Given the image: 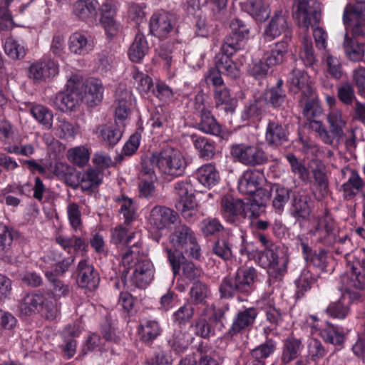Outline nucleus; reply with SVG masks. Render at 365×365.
<instances>
[{
    "label": "nucleus",
    "mask_w": 365,
    "mask_h": 365,
    "mask_svg": "<svg viewBox=\"0 0 365 365\" xmlns=\"http://www.w3.org/2000/svg\"><path fill=\"white\" fill-rule=\"evenodd\" d=\"M257 277L255 267H240L234 274H229L222 279L219 287L220 297L230 299L236 294L250 295L255 289Z\"/></svg>",
    "instance_id": "nucleus-1"
},
{
    "label": "nucleus",
    "mask_w": 365,
    "mask_h": 365,
    "mask_svg": "<svg viewBox=\"0 0 365 365\" xmlns=\"http://www.w3.org/2000/svg\"><path fill=\"white\" fill-rule=\"evenodd\" d=\"M149 160L162 174L173 178L184 175L187 166V160L182 153L169 145L153 153Z\"/></svg>",
    "instance_id": "nucleus-2"
},
{
    "label": "nucleus",
    "mask_w": 365,
    "mask_h": 365,
    "mask_svg": "<svg viewBox=\"0 0 365 365\" xmlns=\"http://www.w3.org/2000/svg\"><path fill=\"white\" fill-rule=\"evenodd\" d=\"M134 252L128 249L123 254L122 263L127 272H132L130 282L137 288L146 287L154 277V267L146 258L135 257Z\"/></svg>",
    "instance_id": "nucleus-3"
},
{
    "label": "nucleus",
    "mask_w": 365,
    "mask_h": 365,
    "mask_svg": "<svg viewBox=\"0 0 365 365\" xmlns=\"http://www.w3.org/2000/svg\"><path fill=\"white\" fill-rule=\"evenodd\" d=\"M255 262L268 272L277 277L286 271L289 258L283 249L278 246L264 248L257 251L255 255Z\"/></svg>",
    "instance_id": "nucleus-4"
},
{
    "label": "nucleus",
    "mask_w": 365,
    "mask_h": 365,
    "mask_svg": "<svg viewBox=\"0 0 365 365\" xmlns=\"http://www.w3.org/2000/svg\"><path fill=\"white\" fill-rule=\"evenodd\" d=\"M230 154L235 162L248 167H257L269 162L268 154L260 147L246 143L234 144Z\"/></svg>",
    "instance_id": "nucleus-5"
},
{
    "label": "nucleus",
    "mask_w": 365,
    "mask_h": 365,
    "mask_svg": "<svg viewBox=\"0 0 365 365\" xmlns=\"http://www.w3.org/2000/svg\"><path fill=\"white\" fill-rule=\"evenodd\" d=\"M343 23L353 38L365 36V4H347L344 9Z\"/></svg>",
    "instance_id": "nucleus-6"
},
{
    "label": "nucleus",
    "mask_w": 365,
    "mask_h": 365,
    "mask_svg": "<svg viewBox=\"0 0 365 365\" xmlns=\"http://www.w3.org/2000/svg\"><path fill=\"white\" fill-rule=\"evenodd\" d=\"M169 241L175 248L183 250L192 259H198L201 256L200 246L192 230H175L170 235Z\"/></svg>",
    "instance_id": "nucleus-7"
},
{
    "label": "nucleus",
    "mask_w": 365,
    "mask_h": 365,
    "mask_svg": "<svg viewBox=\"0 0 365 365\" xmlns=\"http://www.w3.org/2000/svg\"><path fill=\"white\" fill-rule=\"evenodd\" d=\"M299 26L307 31L309 26L319 24L320 21V4L318 0H302L294 14Z\"/></svg>",
    "instance_id": "nucleus-8"
},
{
    "label": "nucleus",
    "mask_w": 365,
    "mask_h": 365,
    "mask_svg": "<svg viewBox=\"0 0 365 365\" xmlns=\"http://www.w3.org/2000/svg\"><path fill=\"white\" fill-rule=\"evenodd\" d=\"M299 26L307 31L309 26L319 24L320 21V4L318 0H302L294 14Z\"/></svg>",
    "instance_id": "nucleus-9"
},
{
    "label": "nucleus",
    "mask_w": 365,
    "mask_h": 365,
    "mask_svg": "<svg viewBox=\"0 0 365 365\" xmlns=\"http://www.w3.org/2000/svg\"><path fill=\"white\" fill-rule=\"evenodd\" d=\"M79 78L73 75L68 80L67 88L56 94L54 104L63 112L71 111L78 104L81 99V94L79 91Z\"/></svg>",
    "instance_id": "nucleus-10"
},
{
    "label": "nucleus",
    "mask_w": 365,
    "mask_h": 365,
    "mask_svg": "<svg viewBox=\"0 0 365 365\" xmlns=\"http://www.w3.org/2000/svg\"><path fill=\"white\" fill-rule=\"evenodd\" d=\"M282 34L284 36L282 40H286L289 43L292 30L287 21V16L282 10H277L265 26L262 36L265 41H270Z\"/></svg>",
    "instance_id": "nucleus-11"
},
{
    "label": "nucleus",
    "mask_w": 365,
    "mask_h": 365,
    "mask_svg": "<svg viewBox=\"0 0 365 365\" xmlns=\"http://www.w3.org/2000/svg\"><path fill=\"white\" fill-rule=\"evenodd\" d=\"M58 73V65L53 59L43 57L32 63L28 71V76L34 83H39Z\"/></svg>",
    "instance_id": "nucleus-12"
},
{
    "label": "nucleus",
    "mask_w": 365,
    "mask_h": 365,
    "mask_svg": "<svg viewBox=\"0 0 365 365\" xmlns=\"http://www.w3.org/2000/svg\"><path fill=\"white\" fill-rule=\"evenodd\" d=\"M148 220L153 228H178L180 223L178 213L163 206L154 207Z\"/></svg>",
    "instance_id": "nucleus-13"
},
{
    "label": "nucleus",
    "mask_w": 365,
    "mask_h": 365,
    "mask_svg": "<svg viewBox=\"0 0 365 365\" xmlns=\"http://www.w3.org/2000/svg\"><path fill=\"white\" fill-rule=\"evenodd\" d=\"M245 204L232 195H224L221 200V210L224 218L235 226H239L241 219H245Z\"/></svg>",
    "instance_id": "nucleus-14"
},
{
    "label": "nucleus",
    "mask_w": 365,
    "mask_h": 365,
    "mask_svg": "<svg viewBox=\"0 0 365 365\" xmlns=\"http://www.w3.org/2000/svg\"><path fill=\"white\" fill-rule=\"evenodd\" d=\"M100 4L98 0H77L72 5L74 17L89 25L96 23Z\"/></svg>",
    "instance_id": "nucleus-15"
},
{
    "label": "nucleus",
    "mask_w": 365,
    "mask_h": 365,
    "mask_svg": "<svg viewBox=\"0 0 365 365\" xmlns=\"http://www.w3.org/2000/svg\"><path fill=\"white\" fill-rule=\"evenodd\" d=\"M231 32L224 40L223 44L230 49H242L244 41L249 38L250 28L248 25L239 18H235L230 21Z\"/></svg>",
    "instance_id": "nucleus-16"
},
{
    "label": "nucleus",
    "mask_w": 365,
    "mask_h": 365,
    "mask_svg": "<svg viewBox=\"0 0 365 365\" xmlns=\"http://www.w3.org/2000/svg\"><path fill=\"white\" fill-rule=\"evenodd\" d=\"M173 16L165 11L154 13L150 20L151 34L160 39L166 38L174 29Z\"/></svg>",
    "instance_id": "nucleus-17"
},
{
    "label": "nucleus",
    "mask_w": 365,
    "mask_h": 365,
    "mask_svg": "<svg viewBox=\"0 0 365 365\" xmlns=\"http://www.w3.org/2000/svg\"><path fill=\"white\" fill-rule=\"evenodd\" d=\"M258 315L255 307H248L240 310L236 314L233 322L227 332V336L233 338L245 329L251 327Z\"/></svg>",
    "instance_id": "nucleus-18"
},
{
    "label": "nucleus",
    "mask_w": 365,
    "mask_h": 365,
    "mask_svg": "<svg viewBox=\"0 0 365 365\" xmlns=\"http://www.w3.org/2000/svg\"><path fill=\"white\" fill-rule=\"evenodd\" d=\"M264 181L265 178L262 170L249 169L243 172L239 178L238 190L242 194L252 195Z\"/></svg>",
    "instance_id": "nucleus-19"
},
{
    "label": "nucleus",
    "mask_w": 365,
    "mask_h": 365,
    "mask_svg": "<svg viewBox=\"0 0 365 365\" xmlns=\"http://www.w3.org/2000/svg\"><path fill=\"white\" fill-rule=\"evenodd\" d=\"M230 48L222 45L220 52L215 56V63L222 73L232 78H237L240 76V71L232 61L231 57L240 49Z\"/></svg>",
    "instance_id": "nucleus-20"
},
{
    "label": "nucleus",
    "mask_w": 365,
    "mask_h": 365,
    "mask_svg": "<svg viewBox=\"0 0 365 365\" xmlns=\"http://www.w3.org/2000/svg\"><path fill=\"white\" fill-rule=\"evenodd\" d=\"M289 131L279 122L269 120L265 131V141L272 148H278L289 140Z\"/></svg>",
    "instance_id": "nucleus-21"
},
{
    "label": "nucleus",
    "mask_w": 365,
    "mask_h": 365,
    "mask_svg": "<svg viewBox=\"0 0 365 365\" xmlns=\"http://www.w3.org/2000/svg\"><path fill=\"white\" fill-rule=\"evenodd\" d=\"M78 271L77 283L79 287L89 290L98 287L100 277L92 264H88L86 260H82L78 263Z\"/></svg>",
    "instance_id": "nucleus-22"
},
{
    "label": "nucleus",
    "mask_w": 365,
    "mask_h": 365,
    "mask_svg": "<svg viewBox=\"0 0 365 365\" xmlns=\"http://www.w3.org/2000/svg\"><path fill=\"white\" fill-rule=\"evenodd\" d=\"M297 239L300 242L303 257L306 262H311L322 272H327V268L329 264L327 252L324 249L313 251L303 237L298 236Z\"/></svg>",
    "instance_id": "nucleus-23"
},
{
    "label": "nucleus",
    "mask_w": 365,
    "mask_h": 365,
    "mask_svg": "<svg viewBox=\"0 0 365 365\" xmlns=\"http://www.w3.org/2000/svg\"><path fill=\"white\" fill-rule=\"evenodd\" d=\"M125 125H120L118 123H105L96 127L95 133L105 143L113 147L121 139Z\"/></svg>",
    "instance_id": "nucleus-24"
},
{
    "label": "nucleus",
    "mask_w": 365,
    "mask_h": 365,
    "mask_svg": "<svg viewBox=\"0 0 365 365\" xmlns=\"http://www.w3.org/2000/svg\"><path fill=\"white\" fill-rule=\"evenodd\" d=\"M68 47L71 53L84 56L93 51V39L88 33L75 32L69 38Z\"/></svg>",
    "instance_id": "nucleus-25"
},
{
    "label": "nucleus",
    "mask_w": 365,
    "mask_h": 365,
    "mask_svg": "<svg viewBox=\"0 0 365 365\" xmlns=\"http://www.w3.org/2000/svg\"><path fill=\"white\" fill-rule=\"evenodd\" d=\"M174 190L175 195L178 196L176 207H181L182 206L196 207L194 188L189 180L177 182L175 184Z\"/></svg>",
    "instance_id": "nucleus-26"
},
{
    "label": "nucleus",
    "mask_w": 365,
    "mask_h": 365,
    "mask_svg": "<svg viewBox=\"0 0 365 365\" xmlns=\"http://www.w3.org/2000/svg\"><path fill=\"white\" fill-rule=\"evenodd\" d=\"M195 177L202 185L208 189L218 184L220 180L219 171L212 163H205L198 168L195 171Z\"/></svg>",
    "instance_id": "nucleus-27"
},
{
    "label": "nucleus",
    "mask_w": 365,
    "mask_h": 365,
    "mask_svg": "<svg viewBox=\"0 0 365 365\" xmlns=\"http://www.w3.org/2000/svg\"><path fill=\"white\" fill-rule=\"evenodd\" d=\"M304 349V344L301 339L294 336H289L284 341L281 355V362L288 364L293 360L297 359Z\"/></svg>",
    "instance_id": "nucleus-28"
},
{
    "label": "nucleus",
    "mask_w": 365,
    "mask_h": 365,
    "mask_svg": "<svg viewBox=\"0 0 365 365\" xmlns=\"http://www.w3.org/2000/svg\"><path fill=\"white\" fill-rule=\"evenodd\" d=\"M276 351V342L267 339L250 351L249 365H265V359Z\"/></svg>",
    "instance_id": "nucleus-29"
},
{
    "label": "nucleus",
    "mask_w": 365,
    "mask_h": 365,
    "mask_svg": "<svg viewBox=\"0 0 365 365\" xmlns=\"http://www.w3.org/2000/svg\"><path fill=\"white\" fill-rule=\"evenodd\" d=\"M85 99L90 107L101 103L103 98L104 87L101 80L88 79L85 83Z\"/></svg>",
    "instance_id": "nucleus-30"
},
{
    "label": "nucleus",
    "mask_w": 365,
    "mask_h": 365,
    "mask_svg": "<svg viewBox=\"0 0 365 365\" xmlns=\"http://www.w3.org/2000/svg\"><path fill=\"white\" fill-rule=\"evenodd\" d=\"M197 128L204 133L219 136L222 134V126L212 115L210 110L202 108L200 111V120Z\"/></svg>",
    "instance_id": "nucleus-31"
},
{
    "label": "nucleus",
    "mask_w": 365,
    "mask_h": 365,
    "mask_svg": "<svg viewBox=\"0 0 365 365\" xmlns=\"http://www.w3.org/2000/svg\"><path fill=\"white\" fill-rule=\"evenodd\" d=\"M327 121L332 140L342 138L344 135V128L346 127V121L341 111L336 108L331 109L327 115Z\"/></svg>",
    "instance_id": "nucleus-32"
},
{
    "label": "nucleus",
    "mask_w": 365,
    "mask_h": 365,
    "mask_svg": "<svg viewBox=\"0 0 365 365\" xmlns=\"http://www.w3.org/2000/svg\"><path fill=\"white\" fill-rule=\"evenodd\" d=\"M148 51V43L145 35L138 32L128 49V55L131 61L140 63L147 55Z\"/></svg>",
    "instance_id": "nucleus-33"
},
{
    "label": "nucleus",
    "mask_w": 365,
    "mask_h": 365,
    "mask_svg": "<svg viewBox=\"0 0 365 365\" xmlns=\"http://www.w3.org/2000/svg\"><path fill=\"white\" fill-rule=\"evenodd\" d=\"M288 46L289 43L286 40H281L274 43L271 49L264 54L262 58L271 68L279 65L284 61L288 51Z\"/></svg>",
    "instance_id": "nucleus-34"
},
{
    "label": "nucleus",
    "mask_w": 365,
    "mask_h": 365,
    "mask_svg": "<svg viewBox=\"0 0 365 365\" xmlns=\"http://www.w3.org/2000/svg\"><path fill=\"white\" fill-rule=\"evenodd\" d=\"M46 297L38 292L29 293L24 296L20 304L21 312L26 315H30L36 310H43Z\"/></svg>",
    "instance_id": "nucleus-35"
},
{
    "label": "nucleus",
    "mask_w": 365,
    "mask_h": 365,
    "mask_svg": "<svg viewBox=\"0 0 365 365\" xmlns=\"http://www.w3.org/2000/svg\"><path fill=\"white\" fill-rule=\"evenodd\" d=\"M350 304L351 297L349 293L343 294L340 299L329 304L326 309V312L332 318L343 319L349 313Z\"/></svg>",
    "instance_id": "nucleus-36"
},
{
    "label": "nucleus",
    "mask_w": 365,
    "mask_h": 365,
    "mask_svg": "<svg viewBox=\"0 0 365 365\" xmlns=\"http://www.w3.org/2000/svg\"><path fill=\"white\" fill-rule=\"evenodd\" d=\"M190 138L200 158L207 160L214 157L215 155V145L214 141L206 137L200 136L197 134L191 135Z\"/></svg>",
    "instance_id": "nucleus-37"
},
{
    "label": "nucleus",
    "mask_w": 365,
    "mask_h": 365,
    "mask_svg": "<svg viewBox=\"0 0 365 365\" xmlns=\"http://www.w3.org/2000/svg\"><path fill=\"white\" fill-rule=\"evenodd\" d=\"M364 187V182L355 170L351 171L348 180L341 185L344 197L346 200L353 199L357 194L361 192Z\"/></svg>",
    "instance_id": "nucleus-38"
},
{
    "label": "nucleus",
    "mask_w": 365,
    "mask_h": 365,
    "mask_svg": "<svg viewBox=\"0 0 365 365\" xmlns=\"http://www.w3.org/2000/svg\"><path fill=\"white\" fill-rule=\"evenodd\" d=\"M103 175L96 168H88L81 176L79 185L83 191L93 192L102 183Z\"/></svg>",
    "instance_id": "nucleus-39"
},
{
    "label": "nucleus",
    "mask_w": 365,
    "mask_h": 365,
    "mask_svg": "<svg viewBox=\"0 0 365 365\" xmlns=\"http://www.w3.org/2000/svg\"><path fill=\"white\" fill-rule=\"evenodd\" d=\"M214 98L216 106L223 110L226 113H233L236 108L237 102L230 96V91L226 87L215 88Z\"/></svg>",
    "instance_id": "nucleus-40"
},
{
    "label": "nucleus",
    "mask_w": 365,
    "mask_h": 365,
    "mask_svg": "<svg viewBox=\"0 0 365 365\" xmlns=\"http://www.w3.org/2000/svg\"><path fill=\"white\" fill-rule=\"evenodd\" d=\"M161 332L162 329L155 320H146L139 327L140 339L146 344H151L161 334Z\"/></svg>",
    "instance_id": "nucleus-41"
},
{
    "label": "nucleus",
    "mask_w": 365,
    "mask_h": 365,
    "mask_svg": "<svg viewBox=\"0 0 365 365\" xmlns=\"http://www.w3.org/2000/svg\"><path fill=\"white\" fill-rule=\"evenodd\" d=\"M344 48L348 58L352 61H360L364 56V43L349 37L346 33L344 36Z\"/></svg>",
    "instance_id": "nucleus-42"
},
{
    "label": "nucleus",
    "mask_w": 365,
    "mask_h": 365,
    "mask_svg": "<svg viewBox=\"0 0 365 365\" xmlns=\"http://www.w3.org/2000/svg\"><path fill=\"white\" fill-rule=\"evenodd\" d=\"M284 82L278 79L276 85L268 89L265 93V99L274 108H281L286 101V91L283 88Z\"/></svg>",
    "instance_id": "nucleus-43"
},
{
    "label": "nucleus",
    "mask_w": 365,
    "mask_h": 365,
    "mask_svg": "<svg viewBox=\"0 0 365 365\" xmlns=\"http://www.w3.org/2000/svg\"><path fill=\"white\" fill-rule=\"evenodd\" d=\"M170 119V110L164 106H158L151 111L148 123L153 129H163L168 126Z\"/></svg>",
    "instance_id": "nucleus-44"
},
{
    "label": "nucleus",
    "mask_w": 365,
    "mask_h": 365,
    "mask_svg": "<svg viewBox=\"0 0 365 365\" xmlns=\"http://www.w3.org/2000/svg\"><path fill=\"white\" fill-rule=\"evenodd\" d=\"M116 202L120 205L119 212L124 218V223L127 225H130L137 217V205L133 199L122 195L121 197L118 198Z\"/></svg>",
    "instance_id": "nucleus-45"
},
{
    "label": "nucleus",
    "mask_w": 365,
    "mask_h": 365,
    "mask_svg": "<svg viewBox=\"0 0 365 365\" xmlns=\"http://www.w3.org/2000/svg\"><path fill=\"white\" fill-rule=\"evenodd\" d=\"M131 76L133 85L140 93L145 96L153 88V82L152 78L147 74L138 71L134 67L131 71Z\"/></svg>",
    "instance_id": "nucleus-46"
},
{
    "label": "nucleus",
    "mask_w": 365,
    "mask_h": 365,
    "mask_svg": "<svg viewBox=\"0 0 365 365\" xmlns=\"http://www.w3.org/2000/svg\"><path fill=\"white\" fill-rule=\"evenodd\" d=\"M357 269V267L352 265L351 272L341 277V282L346 290L352 288L363 289L365 287V276Z\"/></svg>",
    "instance_id": "nucleus-47"
},
{
    "label": "nucleus",
    "mask_w": 365,
    "mask_h": 365,
    "mask_svg": "<svg viewBox=\"0 0 365 365\" xmlns=\"http://www.w3.org/2000/svg\"><path fill=\"white\" fill-rule=\"evenodd\" d=\"M272 205L276 212L280 213L283 211L284 205L289 200V189L281 186L279 184L272 185Z\"/></svg>",
    "instance_id": "nucleus-48"
},
{
    "label": "nucleus",
    "mask_w": 365,
    "mask_h": 365,
    "mask_svg": "<svg viewBox=\"0 0 365 365\" xmlns=\"http://www.w3.org/2000/svg\"><path fill=\"white\" fill-rule=\"evenodd\" d=\"M247 12L256 21H264L269 16V6L262 0H250L245 5Z\"/></svg>",
    "instance_id": "nucleus-49"
},
{
    "label": "nucleus",
    "mask_w": 365,
    "mask_h": 365,
    "mask_svg": "<svg viewBox=\"0 0 365 365\" xmlns=\"http://www.w3.org/2000/svg\"><path fill=\"white\" fill-rule=\"evenodd\" d=\"M299 58L306 67L314 68L317 63V58L314 52L312 39L304 36L302 42V48L299 52Z\"/></svg>",
    "instance_id": "nucleus-50"
},
{
    "label": "nucleus",
    "mask_w": 365,
    "mask_h": 365,
    "mask_svg": "<svg viewBox=\"0 0 365 365\" xmlns=\"http://www.w3.org/2000/svg\"><path fill=\"white\" fill-rule=\"evenodd\" d=\"M288 82L291 91L294 93L303 91V89H306L307 92L309 91L310 88L308 85V76L304 71L294 69L291 73Z\"/></svg>",
    "instance_id": "nucleus-51"
},
{
    "label": "nucleus",
    "mask_w": 365,
    "mask_h": 365,
    "mask_svg": "<svg viewBox=\"0 0 365 365\" xmlns=\"http://www.w3.org/2000/svg\"><path fill=\"white\" fill-rule=\"evenodd\" d=\"M16 130L14 125L6 119L0 120V142L7 148L16 141Z\"/></svg>",
    "instance_id": "nucleus-52"
},
{
    "label": "nucleus",
    "mask_w": 365,
    "mask_h": 365,
    "mask_svg": "<svg viewBox=\"0 0 365 365\" xmlns=\"http://www.w3.org/2000/svg\"><path fill=\"white\" fill-rule=\"evenodd\" d=\"M30 112L44 128L50 129L52 127L53 113L48 108L41 105H36L31 108Z\"/></svg>",
    "instance_id": "nucleus-53"
},
{
    "label": "nucleus",
    "mask_w": 365,
    "mask_h": 365,
    "mask_svg": "<svg viewBox=\"0 0 365 365\" xmlns=\"http://www.w3.org/2000/svg\"><path fill=\"white\" fill-rule=\"evenodd\" d=\"M4 51L9 57L14 60L22 59L26 56L24 46L12 36L6 39Z\"/></svg>",
    "instance_id": "nucleus-54"
},
{
    "label": "nucleus",
    "mask_w": 365,
    "mask_h": 365,
    "mask_svg": "<svg viewBox=\"0 0 365 365\" xmlns=\"http://www.w3.org/2000/svg\"><path fill=\"white\" fill-rule=\"evenodd\" d=\"M67 157L71 163L81 168L88 163L90 154L85 146L81 145L70 148L68 150Z\"/></svg>",
    "instance_id": "nucleus-55"
},
{
    "label": "nucleus",
    "mask_w": 365,
    "mask_h": 365,
    "mask_svg": "<svg viewBox=\"0 0 365 365\" xmlns=\"http://www.w3.org/2000/svg\"><path fill=\"white\" fill-rule=\"evenodd\" d=\"M78 130L76 127L63 118H59L56 128V135L61 139L73 140Z\"/></svg>",
    "instance_id": "nucleus-56"
},
{
    "label": "nucleus",
    "mask_w": 365,
    "mask_h": 365,
    "mask_svg": "<svg viewBox=\"0 0 365 365\" xmlns=\"http://www.w3.org/2000/svg\"><path fill=\"white\" fill-rule=\"evenodd\" d=\"M135 232L132 230H113L111 242L123 247L135 246Z\"/></svg>",
    "instance_id": "nucleus-57"
},
{
    "label": "nucleus",
    "mask_w": 365,
    "mask_h": 365,
    "mask_svg": "<svg viewBox=\"0 0 365 365\" xmlns=\"http://www.w3.org/2000/svg\"><path fill=\"white\" fill-rule=\"evenodd\" d=\"M190 341V337L188 334L178 331L173 334L168 344L175 353L180 354L187 349Z\"/></svg>",
    "instance_id": "nucleus-58"
},
{
    "label": "nucleus",
    "mask_w": 365,
    "mask_h": 365,
    "mask_svg": "<svg viewBox=\"0 0 365 365\" xmlns=\"http://www.w3.org/2000/svg\"><path fill=\"white\" fill-rule=\"evenodd\" d=\"M263 311L267 324H271L272 327H279L283 322V312L273 303L268 302L264 305Z\"/></svg>",
    "instance_id": "nucleus-59"
},
{
    "label": "nucleus",
    "mask_w": 365,
    "mask_h": 365,
    "mask_svg": "<svg viewBox=\"0 0 365 365\" xmlns=\"http://www.w3.org/2000/svg\"><path fill=\"white\" fill-rule=\"evenodd\" d=\"M294 216L297 220H306L309 218L311 213V207L307 197L300 196L294 199Z\"/></svg>",
    "instance_id": "nucleus-60"
},
{
    "label": "nucleus",
    "mask_w": 365,
    "mask_h": 365,
    "mask_svg": "<svg viewBox=\"0 0 365 365\" xmlns=\"http://www.w3.org/2000/svg\"><path fill=\"white\" fill-rule=\"evenodd\" d=\"M271 68L267 62L262 58L259 61H252L248 66L247 72L250 76H252L257 80L264 78Z\"/></svg>",
    "instance_id": "nucleus-61"
},
{
    "label": "nucleus",
    "mask_w": 365,
    "mask_h": 365,
    "mask_svg": "<svg viewBox=\"0 0 365 365\" xmlns=\"http://www.w3.org/2000/svg\"><path fill=\"white\" fill-rule=\"evenodd\" d=\"M287 160L289 162L292 173L299 176V178L303 181L308 180L309 173L305 165L299 161L293 153H288L285 156Z\"/></svg>",
    "instance_id": "nucleus-62"
},
{
    "label": "nucleus",
    "mask_w": 365,
    "mask_h": 365,
    "mask_svg": "<svg viewBox=\"0 0 365 365\" xmlns=\"http://www.w3.org/2000/svg\"><path fill=\"white\" fill-rule=\"evenodd\" d=\"M45 276L52 285V291L56 297H64L68 294L70 291L68 284L58 279L53 272H46Z\"/></svg>",
    "instance_id": "nucleus-63"
},
{
    "label": "nucleus",
    "mask_w": 365,
    "mask_h": 365,
    "mask_svg": "<svg viewBox=\"0 0 365 365\" xmlns=\"http://www.w3.org/2000/svg\"><path fill=\"white\" fill-rule=\"evenodd\" d=\"M207 294V286L200 281L194 282L190 291L191 300L196 304H204Z\"/></svg>",
    "instance_id": "nucleus-64"
}]
</instances>
